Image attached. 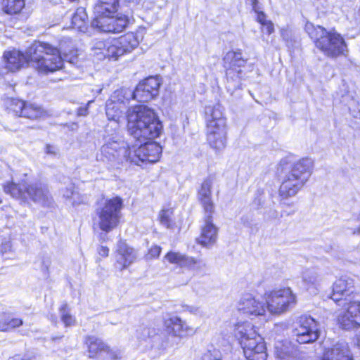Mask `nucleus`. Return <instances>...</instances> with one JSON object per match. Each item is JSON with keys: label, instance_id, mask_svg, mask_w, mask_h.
Returning a JSON list of instances; mask_svg holds the SVG:
<instances>
[{"label": "nucleus", "instance_id": "7", "mask_svg": "<svg viewBox=\"0 0 360 360\" xmlns=\"http://www.w3.org/2000/svg\"><path fill=\"white\" fill-rule=\"evenodd\" d=\"M122 199L118 196L105 200L96 210L99 228L108 233L116 228L122 217Z\"/></svg>", "mask_w": 360, "mask_h": 360}, {"label": "nucleus", "instance_id": "41", "mask_svg": "<svg viewBox=\"0 0 360 360\" xmlns=\"http://www.w3.org/2000/svg\"><path fill=\"white\" fill-rule=\"evenodd\" d=\"M221 130L224 133H227L226 121L219 120V122H210L207 124V134H210V131L217 133Z\"/></svg>", "mask_w": 360, "mask_h": 360}, {"label": "nucleus", "instance_id": "32", "mask_svg": "<svg viewBox=\"0 0 360 360\" xmlns=\"http://www.w3.org/2000/svg\"><path fill=\"white\" fill-rule=\"evenodd\" d=\"M130 97L133 98V91L129 89H121L115 91L108 101L127 110Z\"/></svg>", "mask_w": 360, "mask_h": 360}, {"label": "nucleus", "instance_id": "20", "mask_svg": "<svg viewBox=\"0 0 360 360\" xmlns=\"http://www.w3.org/2000/svg\"><path fill=\"white\" fill-rule=\"evenodd\" d=\"M238 309L244 314L255 316H262L265 314L266 304L257 300L252 294L245 293L240 297Z\"/></svg>", "mask_w": 360, "mask_h": 360}, {"label": "nucleus", "instance_id": "17", "mask_svg": "<svg viewBox=\"0 0 360 360\" xmlns=\"http://www.w3.org/2000/svg\"><path fill=\"white\" fill-rule=\"evenodd\" d=\"M164 326L166 330V336L169 340L177 343L176 338H183L194 333V329L189 326L187 323L178 316H171L164 321Z\"/></svg>", "mask_w": 360, "mask_h": 360}, {"label": "nucleus", "instance_id": "55", "mask_svg": "<svg viewBox=\"0 0 360 360\" xmlns=\"http://www.w3.org/2000/svg\"><path fill=\"white\" fill-rule=\"evenodd\" d=\"M248 1L251 4L252 7V10L255 12H257L258 10L260 9L259 5H258V0H248Z\"/></svg>", "mask_w": 360, "mask_h": 360}, {"label": "nucleus", "instance_id": "26", "mask_svg": "<svg viewBox=\"0 0 360 360\" xmlns=\"http://www.w3.org/2000/svg\"><path fill=\"white\" fill-rule=\"evenodd\" d=\"M275 354L280 360H297L299 353L295 345L285 340L276 343Z\"/></svg>", "mask_w": 360, "mask_h": 360}, {"label": "nucleus", "instance_id": "51", "mask_svg": "<svg viewBox=\"0 0 360 360\" xmlns=\"http://www.w3.org/2000/svg\"><path fill=\"white\" fill-rule=\"evenodd\" d=\"M92 101H89L87 105L86 106H81L77 110V115L79 116H86L88 114V105L91 103Z\"/></svg>", "mask_w": 360, "mask_h": 360}, {"label": "nucleus", "instance_id": "28", "mask_svg": "<svg viewBox=\"0 0 360 360\" xmlns=\"http://www.w3.org/2000/svg\"><path fill=\"white\" fill-rule=\"evenodd\" d=\"M85 344L88 347V356L91 359L98 357L105 349H107V345L100 338L95 336L86 338Z\"/></svg>", "mask_w": 360, "mask_h": 360}, {"label": "nucleus", "instance_id": "12", "mask_svg": "<svg viewBox=\"0 0 360 360\" xmlns=\"http://www.w3.org/2000/svg\"><path fill=\"white\" fill-rule=\"evenodd\" d=\"M293 334L300 344L313 342L319 336L318 324L310 316L302 315L297 320Z\"/></svg>", "mask_w": 360, "mask_h": 360}, {"label": "nucleus", "instance_id": "60", "mask_svg": "<svg viewBox=\"0 0 360 360\" xmlns=\"http://www.w3.org/2000/svg\"><path fill=\"white\" fill-rule=\"evenodd\" d=\"M356 343L359 347H360V333L356 335Z\"/></svg>", "mask_w": 360, "mask_h": 360}, {"label": "nucleus", "instance_id": "44", "mask_svg": "<svg viewBox=\"0 0 360 360\" xmlns=\"http://www.w3.org/2000/svg\"><path fill=\"white\" fill-rule=\"evenodd\" d=\"M201 360H221V354L215 349L212 351L210 350L202 356Z\"/></svg>", "mask_w": 360, "mask_h": 360}, {"label": "nucleus", "instance_id": "24", "mask_svg": "<svg viewBox=\"0 0 360 360\" xmlns=\"http://www.w3.org/2000/svg\"><path fill=\"white\" fill-rule=\"evenodd\" d=\"M117 262L122 269L128 267L137 258V252L122 240L117 245Z\"/></svg>", "mask_w": 360, "mask_h": 360}, {"label": "nucleus", "instance_id": "47", "mask_svg": "<svg viewBox=\"0 0 360 360\" xmlns=\"http://www.w3.org/2000/svg\"><path fill=\"white\" fill-rule=\"evenodd\" d=\"M51 264V257L49 256H44L41 259V271L46 274L49 275V267Z\"/></svg>", "mask_w": 360, "mask_h": 360}, {"label": "nucleus", "instance_id": "31", "mask_svg": "<svg viewBox=\"0 0 360 360\" xmlns=\"http://www.w3.org/2000/svg\"><path fill=\"white\" fill-rule=\"evenodd\" d=\"M227 133H224L223 130L219 132L214 133L210 131V134H207V140L210 146L216 152L224 150L226 146Z\"/></svg>", "mask_w": 360, "mask_h": 360}, {"label": "nucleus", "instance_id": "9", "mask_svg": "<svg viewBox=\"0 0 360 360\" xmlns=\"http://www.w3.org/2000/svg\"><path fill=\"white\" fill-rule=\"evenodd\" d=\"M266 309L272 314H281L292 308L297 302L296 295L290 288L274 290L265 294Z\"/></svg>", "mask_w": 360, "mask_h": 360}, {"label": "nucleus", "instance_id": "43", "mask_svg": "<svg viewBox=\"0 0 360 360\" xmlns=\"http://www.w3.org/2000/svg\"><path fill=\"white\" fill-rule=\"evenodd\" d=\"M27 103L21 100H13L11 104V110L16 115L20 117L24 115V109Z\"/></svg>", "mask_w": 360, "mask_h": 360}, {"label": "nucleus", "instance_id": "35", "mask_svg": "<svg viewBox=\"0 0 360 360\" xmlns=\"http://www.w3.org/2000/svg\"><path fill=\"white\" fill-rule=\"evenodd\" d=\"M23 323L20 319L13 318L9 314H0V331H9L13 328L20 327Z\"/></svg>", "mask_w": 360, "mask_h": 360}, {"label": "nucleus", "instance_id": "8", "mask_svg": "<svg viewBox=\"0 0 360 360\" xmlns=\"http://www.w3.org/2000/svg\"><path fill=\"white\" fill-rule=\"evenodd\" d=\"M224 67L226 69L227 89L233 91L241 86L243 72L241 70L246 63L240 50L228 51L224 57Z\"/></svg>", "mask_w": 360, "mask_h": 360}, {"label": "nucleus", "instance_id": "40", "mask_svg": "<svg viewBox=\"0 0 360 360\" xmlns=\"http://www.w3.org/2000/svg\"><path fill=\"white\" fill-rule=\"evenodd\" d=\"M173 212L171 210H163L160 212V221L167 229H172L174 223L172 220Z\"/></svg>", "mask_w": 360, "mask_h": 360}, {"label": "nucleus", "instance_id": "52", "mask_svg": "<svg viewBox=\"0 0 360 360\" xmlns=\"http://www.w3.org/2000/svg\"><path fill=\"white\" fill-rule=\"evenodd\" d=\"M262 26L266 29L268 34H271L274 32V24L269 20L265 22Z\"/></svg>", "mask_w": 360, "mask_h": 360}, {"label": "nucleus", "instance_id": "3", "mask_svg": "<svg viewBox=\"0 0 360 360\" xmlns=\"http://www.w3.org/2000/svg\"><path fill=\"white\" fill-rule=\"evenodd\" d=\"M128 130L139 142L158 137L162 129L161 122L155 112L146 105H137L128 110Z\"/></svg>", "mask_w": 360, "mask_h": 360}, {"label": "nucleus", "instance_id": "58", "mask_svg": "<svg viewBox=\"0 0 360 360\" xmlns=\"http://www.w3.org/2000/svg\"><path fill=\"white\" fill-rule=\"evenodd\" d=\"M34 358V355L28 354L24 355L23 356H20V360H32Z\"/></svg>", "mask_w": 360, "mask_h": 360}, {"label": "nucleus", "instance_id": "34", "mask_svg": "<svg viewBox=\"0 0 360 360\" xmlns=\"http://www.w3.org/2000/svg\"><path fill=\"white\" fill-rule=\"evenodd\" d=\"M1 10L8 15H18L25 8V0H2Z\"/></svg>", "mask_w": 360, "mask_h": 360}, {"label": "nucleus", "instance_id": "25", "mask_svg": "<svg viewBox=\"0 0 360 360\" xmlns=\"http://www.w3.org/2000/svg\"><path fill=\"white\" fill-rule=\"evenodd\" d=\"M322 360H353L349 345L345 342H338L326 351Z\"/></svg>", "mask_w": 360, "mask_h": 360}, {"label": "nucleus", "instance_id": "33", "mask_svg": "<svg viewBox=\"0 0 360 360\" xmlns=\"http://www.w3.org/2000/svg\"><path fill=\"white\" fill-rule=\"evenodd\" d=\"M205 112L207 124H210V122H219V120L226 121L224 115V108L219 103L214 105L206 106Z\"/></svg>", "mask_w": 360, "mask_h": 360}, {"label": "nucleus", "instance_id": "37", "mask_svg": "<svg viewBox=\"0 0 360 360\" xmlns=\"http://www.w3.org/2000/svg\"><path fill=\"white\" fill-rule=\"evenodd\" d=\"M125 111V109L120 107L118 105H115L114 103L107 101L105 113L108 120L118 123L120 120L123 117Z\"/></svg>", "mask_w": 360, "mask_h": 360}, {"label": "nucleus", "instance_id": "53", "mask_svg": "<svg viewBox=\"0 0 360 360\" xmlns=\"http://www.w3.org/2000/svg\"><path fill=\"white\" fill-rule=\"evenodd\" d=\"M46 153L49 155H56L58 153V148L52 145H46Z\"/></svg>", "mask_w": 360, "mask_h": 360}, {"label": "nucleus", "instance_id": "46", "mask_svg": "<svg viewBox=\"0 0 360 360\" xmlns=\"http://www.w3.org/2000/svg\"><path fill=\"white\" fill-rule=\"evenodd\" d=\"M104 353L108 354L109 357L112 360H117L121 358L122 352L119 349H110L107 345V349H105Z\"/></svg>", "mask_w": 360, "mask_h": 360}, {"label": "nucleus", "instance_id": "48", "mask_svg": "<svg viewBox=\"0 0 360 360\" xmlns=\"http://www.w3.org/2000/svg\"><path fill=\"white\" fill-rule=\"evenodd\" d=\"M356 105H358V102H356L354 99H352L351 103L348 104V108L352 116L355 118H357L360 117V110L359 109L358 106L356 109H355L354 107Z\"/></svg>", "mask_w": 360, "mask_h": 360}, {"label": "nucleus", "instance_id": "56", "mask_svg": "<svg viewBox=\"0 0 360 360\" xmlns=\"http://www.w3.org/2000/svg\"><path fill=\"white\" fill-rule=\"evenodd\" d=\"M186 309L192 314H198L200 311L199 308L196 307H187Z\"/></svg>", "mask_w": 360, "mask_h": 360}, {"label": "nucleus", "instance_id": "5", "mask_svg": "<svg viewBox=\"0 0 360 360\" xmlns=\"http://www.w3.org/2000/svg\"><path fill=\"white\" fill-rule=\"evenodd\" d=\"M314 162L306 158L292 165L283 176L279 188V195L282 199L295 196L308 181L313 170Z\"/></svg>", "mask_w": 360, "mask_h": 360}, {"label": "nucleus", "instance_id": "19", "mask_svg": "<svg viewBox=\"0 0 360 360\" xmlns=\"http://www.w3.org/2000/svg\"><path fill=\"white\" fill-rule=\"evenodd\" d=\"M32 200L44 207H51L53 204V200L48 188L41 183L28 184L27 187L26 200Z\"/></svg>", "mask_w": 360, "mask_h": 360}, {"label": "nucleus", "instance_id": "10", "mask_svg": "<svg viewBox=\"0 0 360 360\" xmlns=\"http://www.w3.org/2000/svg\"><path fill=\"white\" fill-rule=\"evenodd\" d=\"M103 161L109 162L112 166H116L124 161L131 162V150L129 145L124 141L109 139L101 149Z\"/></svg>", "mask_w": 360, "mask_h": 360}, {"label": "nucleus", "instance_id": "30", "mask_svg": "<svg viewBox=\"0 0 360 360\" xmlns=\"http://www.w3.org/2000/svg\"><path fill=\"white\" fill-rule=\"evenodd\" d=\"M27 187H28V184L26 182L20 184L8 182L4 186V191L14 198L26 200Z\"/></svg>", "mask_w": 360, "mask_h": 360}, {"label": "nucleus", "instance_id": "14", "mask_svg": "<svg viewBox=\"0 0 360 360\" xmlns=\"http://www.w3.org/2000/svg\"><path fill=\"white\" fill-rule=\"evenodd\" d=\"M139 338L148 341L151 347L158 350H163L173 347L174 342L166 336V333H160V329L153 326H143L138 330Z\"/></svg>", "mask_w": 360, "mask_h": 360}, {"label": "nucleus", "instance_id": "45", "mask_svg": "<svg viewBox=\"0 0 360 360\" xmlns=\"http://www.w3.org/2000/svg\"><path fill=\"white\" fill-rule=\"evenodd\" d=\"M161 248L158 245H153L148 251L145 258L146 260H151L158 258L161 252Z\"/></svg>", "mask_w": 360, "mask_h": 360}, {"label": "nucleus", "instance_id": "6", "mask_svg": "<svg viewBox=\"0 0 360 360\" xmlns=\"http://www.w3.org/2000/svg\"><path fill=\"white\" fill-rule=\"evenodd\" d=\"M234 335L248 360H266V347L264 339L251 323L246 321L236 324Z\"/></svg>", "mask_w": 360, "mask_h": 360}, {"label": "nucleus", "instance_id": "57", "mask_svg": "<svg viewBox=\"0 0 360 360\" xmlns=\"http://www.w3.org/2000/svg\"><path fill=\"white\" fill-rule=\"evenodd\" d=\"M287 165L288 164L286 160H281L279 165V167L278 168V170L283 171L285 169H287V167H285V165L287 166Z\"/></svg>", "mask_w": 360, "mask_h": 360}, {"label": "nucleus", "instance_id": "36", "mask_svg": "<svg viewBox=\"0 0 360 360\" xmlns=\"http://www.w3.org/2000/svg\"><path fill=\"white\" fill-rule=\"evenodd\" d=\"M87 15L84 8L77 9L72 18V27L80 32H84L86 30Z\"/></svg>", "mask_w": 360, "mask_h": 360}, {"label": "nucleus", "instance_id": "4", "mask_svg": "<svg viewBox=\"0 0 360 360\" xmlns=\"http://www.w3.org/2000/svg\"><path fill=\"white\" fill-rule=\"evenodd\" d=\"M305 30L314 44L325 56L337 58L348 52L347 44L343 37L335 29L327 30L322 26L307 22Z\"/></svg>", "mask_w": 360, "mask_h": 360}, {"label": "nucleus", "instance_id": "27", "mask_svg": "<svg viewBox=\"0 0 360 360\" xmlns=\"http://www.w3.org/2000/svg\"><path fill=\"white\" fill-rule=\"evenodd\" d=\"M302 281L304 287L307 290H311L315 292L322 280L321 275L315 268H309L302 271L301 274Z\"/></svg>", "mask_w": 360, "mask_h": 360}, {"label": "nucleus", "instance_id": "1", "mask_svg": "<svg viewBox=\"0 0 360 360\" xmlns=\"http://www.w3.org/2000/svg\"><path fill=\"white\" fill-rule=\"evenodd\" d=\"M60 50L49 44L34 41L27 50L32 66L39 73L49 74L63 68L64 60L74 63L77 57L75 49L67 50L60 44Z\"/></svg>", "mask_w": 360, "mask_h": 360}, {"label": "nucleus", "instance_id": "54", "mask_svg": "<svg viewBox=\"0 0 360 360\" xmlns=\"http://www.w3.org/2000/svg\"><path fill=\"white\" fill-rule=\"evenodd\" d=\"M98 253L102 257H107L109 253V249L106 246H101L98 248Z\"/></svg>", "mask_w": 360, "mask_h": 360}, {"label": "nucleus", "instance_id": "50", "mask_svg": "<svg viewBox=\"0 0 360 360\" xmlns=\"http://www.w3.org/2000/svg\"><path fill=\"white\" fill-rule=\"evenodd\" d=\"M255 13L257 14V20L262 25H263L264 24H265V22L269 21V20H266V14L264 12L261 11L260 9L258 10L257 12H255Z\"/></svg>", "mask_w": 360, "mask_h": 360}, {"label": "nucleus", "instance_id": "16", "mask_svg": "<svg viewBox=\"0 0 360 360\" xmlns=\"http://www.w3.org/2000/svg\"><path fill=\"white\" fill-rule=\"evenodd\" d=\"M170 264H176L196 272L202 271L206 268V262L200 258H194L179 252L169 251L164 257Z\"/></svg>", "mask_w": 360, "mask_h": 360}, {"label": "nucleus", "instance_id": "61", "mask_svg": "<svg viewBox=\"0 0 360 360\" xmlns=\"http://www.w3.org/2000/svg\"><path fill=\"white\" fill-rule=\"evenodd\" d=\"M353 234H357V235H360V226L358 227L357 229H355L353 231Z\"/></svg>", "mask_w": 360, "mask_h": 360}, {"label": "nucleus", "instance_id": "39", "mask_svg": "<svg viewBox=\"0 0 360 360\" xmlns=\"http://www.w3.org/2000/svg\"><path fill=\"white\" fill-rule=\"evenodd\" d=\"M75 184L70 182L67 187L61 189L63 197L67 200H72V205L80 203L79 200H76V198L79 195V193L75 191Z\"/></svg>", "mask_w": 360, "mask_h": 360}, {"label": "nucleus", "instance_id": "18", "mask_svg": "<svg viewBox=\"0 0 360 360\" xmlns=\"http://www.w3.org/2000/svg\"><path fill=\"white\" fill-rule=\"evenodd\" d=\"M160 85L157 77H149L137 85L133 91V98L139 102H148L158 95Z\"/></svg>", "mask_w": 360, "mask_h": 360}, {"label": "nucleus", "instance_id": "42", "mask_svg": "<svg viewBox=\"0 0 360 360\" xmlns=\"http://www.w3.org/2000/svg\"><path fill=\"white\" fill-rule=\"evenodd\" d=\"M61 314V320L65 326H70L74 324L75 319L70 314L68 310V304H63L60 309Z\"/></svg>", "mask_w": 360, "mask_h": 360}, {"label": "nucleus", "instance_id": "23", "mask_svg": "<svg viewBox=\"0 0 360 360\" xmlns=\"http://www.w3.org/2000/svg\"><path fill=\"white\" fill-rule=\"evenodd\" d=\"M6 68L11 72L18 70L25 64L30 63L27 54H23L18 50L6 51L4 53Z\"/></svg>", "mask_w": 360, "mask_h": 360}, {"label": "nucleus", "instance_id": "11", "mask_svg": "<svg viewBox=\"0 0 360 360\" xmlns=\"http://www.w3.org/2000/svg\"><path fill=\"white\" fill-rule=\"evenodd\" d=\"M139 45V41L132 32L127 33L119 38L107 39V50L103 52L105 58L117 60L125 53L131 52Z\"/></svg>", "mask_w": 360, "mask_h": 360}, {"label": "nucleus", "instance_id": "21", "mask_svg": "<svg viewBox=\"0 0 360 360\" xmlns=\"http://www.w3.org/2000/svg\"><path fill=\"white\" fill-rule=\"evenodd\" d=\"M206 214L205 224L202 226L197 242L204 247H210L217 241L218 229L212 223L211 214Z\"/></svg>", "mask_w": 360, "mask_h": 360}, {"label": "nucleus", "instance_id": "22", "mask_svg": "<svg viewBox=\"0 0 360 360\" xmlns=\"http://www.w3.org/2000/svg\"><path fill=\"white\" fill-rule=\"evenodd\" d=\"M212 179L207 178L203 181L198 192V199L200 202L206 214H212L214 210V204L212 200Z\"/></svg>", "mask_w": 360, "mask_h": 360}, {"label": "nucleus", "instance_id": "13", "mask_svg": "<svg viewBox=\"0 0 360 360\" xmlns=\"http://www.w3.org/2000/svg\"><path fill=\"white\" fill-rule=\"evenodd\" d=\"M143 143L134 150V155H131V162L139 165L145 162L150 163L158 162L162 153L161 146L151 140L145 141Z\"/></svg>", "mask_w": 360, "mask_h": 360}, {"label": "nucleus", "instance_id": "49", "mask_svg": "<svg viewBox=\"0 0 360 360\" xmlns=\"http://www.w3.org/2000/svg\"><path fill=\"white\" fill-rule=\"evenodd\" d=\"M93 49L101 51L100 53L103 55V52H105L107 50V39L96 40L94 42Z\"/></svg>", "mask_w": 360, "mask_h": 360}, {"label": "nucleus", "instance_id": "59", "mask_svg": "<svg viewBox=\"0 0 360 360\" xmlns=\"http://www.w3.org/2000/svg\"><path fill=\"white\" fill-rule=\"evenodd\" d=\"M8 360H20V355L16 354L11 358H9Z\"/></svg>", "mask_w": 360, "mask_h": 360}, {"label": "nucleus", "instance_id": "29", "mask_svg": "<svg viewBox=\"0 0 360 360\" xmlns=\"http://www.w3.org/2000/svg\"><path fill=\"white\" fill-rule=\"evenodd\" d=\"M118 5V0H98L94 7L96 18L113 15Z\"/></svg>", "mask_w": 360, "mask_h": 360}, {"label": "nucleus", "instance_id": "2", "mask_svg": "<svg viewBox=\"0 0 360 360\" xmlns=\"http://www.w3.org/2000/svg\"><path fill=\"white\" fill-rule=\"evenodd\" d=\"M354 280L349 278H340L333 285L330 298L340 304L342 309L338 315V323L346 330H351L360 326V301L354 300Z\"/></svg>", "mask_w": 360, "mask_h": 360}, {"label": "nucleus", "instance_id": "15", "mask_svg": "<svg viewBox=\"0 0 360 360\" xmlns=\"http://www.w3.org/2000/svg\"><path fill=\"white\" fill-rule=\"evenodd\" d=\"M128 23L126 15L114 17L113 15L95 18L91 22L93 27L101 32L118 33L122 32Z\"/></svg>", "mask_w": 360, "mask_h": 360}, {"label": "nucleus", "instance_id": "38", "mask_svg": "<svg viewBox=\"0 0 360 360\" xmlns=\"http://www.w3.org/2000/svg\"><path fill=\"white\" fill-rule=\"evenodd\" d=\"M45 115V111L39 105L32 103H27L24 109V117L30 120H37Z\"/></svg>", "mask_w": 360, "mask_h": 360}, {"label": "nucleus", "instance_id": "63", "mask_svg": "<svg viewBox=\"0 0 360 360\" xmlns=\"http://www.w3.org/2000/svg\"><path fill=\"white\" fill-rule=\"evenodd\" d=\"M359 219L360 220V213H359Z\"/></svg>", "mask_w": 360, "mask_h": 360}, {"label": "nucleus", "instance_id": "62", "mask_svg": "<svg viewBox=\"0 0 360 360\" xmlns=\"http://www.w3.org/2000/svg\"><path fill=\"white\" fill-rule=\"evenodd\" d=\"M56 339H58V338H52V340H56Z\"/></svg>", "mask_w": 360, "mask_h": 360}]
</instances>
